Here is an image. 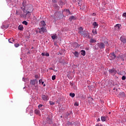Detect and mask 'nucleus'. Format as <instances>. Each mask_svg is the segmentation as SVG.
I'll return each mask as SVG.
<instances>
[{
    "label": "nucleus",
    "instance_id": "f257e3e1",
    "mask_svg": "<svg viewBox=\"0 0 126 126\" xmlns=\"http://www.w3.org/2000/svg\"><path fill=\"white\" fill-rule=\"evenodd\" d=\"M27 10L29 11H26V17H27V18H30V16H31V12L33 11V7L31 6L30 8L28 9Z\"/></svg>",
    "mask_w": 126,
    "mask_h": 126
},
{
    "label": "nucleus",
    "instance_id": "f03ea898",
    "mask_svg": "<svg viewBox=\"0 0 126 126\" xmlns=\"http://www.w3.org/2000/svg\"><path fill=\"white\" fill-rule=\"evenodd\" d=\"M30 84L31 85H32L36 87V84H38V80L37 79L31 80Z\"/></svg>",
    "mask_w": 126,
    "mask_h": 126
},
{
    "label": "nucleus",
    "instance_id": "7ed1b4c3",
    "mask_svg": "<svg viewBox=\"0 0 126 126\" xmlns=\"http://www.w3.org/2000/svg\"><path fill=\"white\" fill-rule=\"evenodd\" d=\"M116 58H117V56L115 55V53H112L109 54V59L110 61H113V60H115Z\"/></svg>",
    "mask_w": 126,
    "mask_h": 126
},
{
    "label": "nucleus",
    "instance_id": "20e7f679",
    "mask_svg": "<svg viewBox=\"0 0 126 126\" xmlns=\"http://www.w3.org/2000/svg\"><path fill=\"white\" fill-rule=\"evenodd\" d=\"M109 72L110 74H112V75H115L116 73H117V70L115 68L110 69L109 70Z\"/></svg>",
    "mask_w": 126,
    "mask_h": 126
},
{
    "label": "nucleus",
    "instance_id": "39448f33",
    "mask_svg": "<svg viewBox=\"0 0 126 126\" xmlns=\"http://www.w3.org/2000/svg\"><path fill=\"white\" fill-rule=\"evenodd\" d=\"M41 98L43 101H48L49 100V96H48L47 94H42L41 95Z\"/></svg>",
    "mask_w": 126,
    "mask_h": 126
},
{
    "label": "nucleus",
    "instance_id": "423d86ee",
    "mask_svg": "<svg viewBox=\"0 0 126 126\" xmlns=\"http://www.w3.org/2000/svg\"><path fill=\"white\" fill-rule=\"evenodd\" d=\"M97 45L98 46V47L101 49L103 50L105 49V44L103 42H100V43H97Z\"/></svg>",
    "mask_w": 126,
    "mask_h": 126
},
{
    "label": "nucleus",
    "instance_id": "0eeeda50",
    "mask_svg": "<svg viewBox=\"0 0 126 126\" xmlns=\"http://www.w3.org/2000/svg\"><path fill=\"white\" fill-rule=\"evenodd\" d=\"M39 29V33H40V34H43V33H45V32H47V30L46 29V28H44V27H42L40 29Z\"/></svg>",
    "mask_w": 126,
    "mask_h": 126
},
{
    "label": "nucleus",
    "instance_id": "6e6552de",
    "mask_svg": "<svg viewBox=\"0 0 126 126\" xmlns=\"http://www.w3.org/2000/svg\"><path fill=\"white\" fill-rule=\"evenodd\" d=\"M114 29H115V30H116L117 31H120V30H121V25L117 24L114 27Z\"/></svg>",
    "mask_w": 126,
    "mask_h": 126
},
{
    "label": "nucleus",
    "instance_id": "1a4fd4ad",
    "mask_svg": "<svg viewBox=\"0 0 126 126\" xmlns=\"http://www.w3.org/2000/svg\"><path fill=\"white\" fill-rule=\"evenodd\" d=\"M46 121H47V123L49 125H52V124H53V119H52V118L47 117L46 119Z\"/></svg>",
    "mask_w": 126,
    "mask_h": 126
},
{
    "label": "nucleus",
    "instance_id": "9d476101",
    "mask_svg": "<svg viewBox=\"0 0 126 126\" xmlns=\"http://www.w3.org/2000/svg\"><path fill=\"white\" fill-rule=\"evenodd\" d=\"M120 40L123 43H126V38L125 37V36H122L120 37Z\"/></svg>",
    "mask_w": 126,
    "mask_h": 126
},
{
    "label": "nucleus",
    "instance_id": "9b49d317",
    "mask_svg": "<svg viewBox=\"0 0 126 126\" xmlns=\"http://www.w3.org/2000/svg\"><path fill=\"white\" fill-rule=\"evenodd\" d=\"M125 57H126V56L121 55V56H120L119 57H117V58H118V59H120V60H121V61L124 62V61H125V59H124Z\"/></svg>",
    "mask_w": 126,
    "mask_h": 126
},
{
    "label": "nucleus",
    "instance_id": "f8f14e48",
    "mask_svg": "<svg viewBox=\"0 0 126 126\" xmlns=\"http://www.w3.org/2000/svg\"><path fill=\"white\" fill-rule=\"evenodd\" d=\"M34 113L36 115H38V116H41V113H40V110H39L38 109H35L34 110Z\"/></svg>",
    "mask_w": 126,
    "mask_h": 126
},
{
    "label": "nucleus",
    "instance_id": "ddd939ff",
    "mask_svg": "<svg viewBox=\"0 0 126 126\" xmlns=\"http://www.w3.org/2000/svg\"><path fill=\"white\" fill-rule=\"evenodd\" d=\"M75 19H76V17L74 16H72L69 18V21H72V20H75Z\"/></svg>",
    "mask_w": 126,
    "mask_h": 126
},
{
    "label": "nucleus",
    "instance_id": "4468645a",
    "mask_svg": "<svg viewBox=\"0 0 126 126\" xmlns=\"http://www.w3.org/2000/svg\"><path fill=\"white\" fill-rule=\"evenodd\" d=\"M73 55H74L76 58H78L79 57V53L77 51H75V52H73Z\"/></svg>",
    "mask_w": 126,
    "mask_h": 126
},
{
    "label": "nucleus",
    "instance_id": "2eb2a0df",
    "mask_svg": "<svg viewBox=\"0 0 126 126\" xmlns=\"http://www.w3.org/2000/svg\"><path fill=\"white\" fill-rule=\"evenodd\" d=\"M39 110H41V111H43L44 110V105L42 104H39L38 106Z\"/></svg>",
    "mask_w": 126,
    "mask_h": 126
},
{
    "label": "nucleus",
    "instance_id": "dca6fc26",
    "mask_svg": "<svg viewBox=\"0 0 126 126\" xmlns=\"http://www.w3.org/2000/svg\"><path fill=\"white\" fill-rule=\"evenodd\" d=\"M51 37L53 40H56V39H58V36H57V34H56L52 35Z\"/></svg>",
    "mask_w": 126,
    "mask_h": 126
},
{
    "label": "nucleus",
    "instance_id": "f3484780",
    "mask_svg": "<svg viewBox=\"0 0 126 126\" xmlns=\"http://www.w3.org/2000/svg\"><path fill=\"white\" fill-rule=\"evenodd\" d=\"M14 41H15V40H14V39H13V38H9L8 39L9 43H10L11 44H13V42H14Z\"/></svg>",
    "mask_w": 126,
    "mask_h": 126
},
{
    "label": "nucleus",
    "instance_id": "a211bd4d",
    "mask_svg": "<svg viewBox=\"0 0 126 126\" xmlns=\"http://www.w3.org/2000/svg\"><path fill=\"white\" fill-rule=\"evenodd\" d=\"M53 6H54V7H55L56 8H57V9L58 10H59V9H60V7L58 5V4H57V3H54L53 4Z\"/></svg>",
    "mask_w": 126,
    "mask_h": 126
},
{
    "label": "nucleus",
    "instance_id": "6ab92c4d",
    "mask_svg": "<svg viewBox=\"0 0 126 126\" xmlns=\"http://www.w3.org/2000/svg\"><path fill=\"white\" fill-rule=\"evenodd\" d=\"M81 55H82V56H83V57H84V56L86 55V52L85 51V50H82L81 51Z\"/></svg>",
    "mask_w": 126,
    "mask_h": 126
},
{
    "label": "nucleus",
    "instance_id": "aec40b11",
    "mask_svg": "<svg viewBox=\"0 0 126 126\" xmlns=\"http://www.w3.org/2000/svg\"><path fill=\"white\" fill-rule=\"evenodd\" d=\"M84 35L86 38H89V39H90V35H89V33L87 32L86 33H84Z\"/></svg>",
    "mask_w": 126,
    "mask_h": 126
},
{
    "label": "nucleus",
    "instance_id": "412c9836",
    "mask_svg": "<svg viewBox=\"0 0 126 126\" xmlns=\"http://www.w3.org/2000/svg\"><path fill=\"white\" fill-rule=\"evenodd\" d=\"M1 29H7L8 28V26H5V25H2L1 26Z\"/></svg>",
    "mask_w": 126,
    "mask_h": 126
},
{
    "label": "nucleus",
    "instance_id": "4be33fe9",
    "mask_svg": "<svg viewBox=\"0 0 126 126\" xmlns=\"http://www.w3.org/2000/svg\"><path fill=\"white\" fill-rule=\"evenodd\" d=\"M24 29V28L23 27V26L22 25H20L18 27V30L22 31Z\"/></svg>",
    "mask_w": 126,
    "mask_h": 126
},
{
    "label": "nucleus",
    "instance_id": "5701e85b",
    "mask_svg": "<svg viewBox=\"0 0 126 126\" xmlns=\"http://www.w3.org/2000/svg\"><path fill=\"white\" fill-rule=\"evenodd\" d=\"M40 25L41 26H45L46 25V23H45V21H42L40 23Z\"/></svg>",
    "mask_w": 126,
    "mask_h": 126
},
{
    "label": "nucleus",
    "instance_id": "b1692460",
    "mask_svg": "<svg viewBox=\"0 0 126 126\" xmlns=\"http://www.w3.org/2000/svg\"><path fill=\"white\" fill-rule=\"evenodd\" d=\"M58 4L59 5H60V6H63V1L60 0L58 2Z\"/></svg>",
    "mask_w": 126,
    "mask_h": 126
},
{
    "label": "nucleus",
    "instance_id": "393cba45",
    "mask_svg": "<svg viewBox=\"0 0 126 126\" xmlns=\"http://www.w3.org/2000/svg\"><path fill=\"white\" fill-rule=\"evenodd\" d=\"M101 120L102 122H106V116L101 117Z\"/></svg>",
    "mask_w": 126,
    "mask_h": 126
},
{
    "label": "nucleus",
    "instance_id": "a878e982",
    "mask_svg": "<svg viewBox=\"0 0 126 126\" xmlns=\"http://www.w3.org/2000/svg\"><path fill=\"white\" fill-rule=\"evenodd\" d=\"M120 97H125V93L121 92L119 94Z\"/></svg>",
    "mask_w": 126,
    "mask_h": 126
},
{
    "label": "nucleus",
    "instance_id": "bb28decb",
    "mask_svg": "<svg viewBox=\"0 0 126 126\" xmlns=\"http://www.w3.org/2000/svg\"><path fill=\"white\" fill-rule=\"evenodd\" d=\"M93 26H94V27H98V26H99V25L98 24H97V22H94L93 24Z\"/></svg>",
    "mask_w": 126,
    "mask_h": 126
},
{
    "label": "nucleus",
    "instance_id": "cd10ccee",
    "mask_svg": "<svg viewBox=\"0 0 126 126\" xmlns=\"http://www.w3.org/2000/svg\"><path fill=\"white\" fill-rule=\"evenodd\" d=\"M69 96H70V97H72V98H73V97H74L75 96V94L72 93H70L69 94Z\"/></svg>",
    "mask_w": 126,
    "mask_h": 126
},
{
    "label": "nucleus",
    "instance_id": "c85d7f7f",
    "mask_svg": "<svg viewBox=\"0 0 126 126\" xmlns=\"http://www.w3.org/2000/svg\"><path fill=\"white\" fill-rule=\"evenodd\" d=\"M21 17H22V18H26V14L23 13L21 14Z\"/></svg>",
    "mask_w": 126,
    "mask_h": 126
},
{
    "label": "nucleus",
    "instance_id": "c756f323",
    "mask_svg": "<svg viewBox=\"0 0 126 126\" xmlns=\"http://www.w3.org/2000/svg\"><path fill=\"white\" fill-rule=\"evenodd\" d=\"M90 42L91 43H96V40L95 39H91L90 41Z\"/></svg>",
    "mask_w": 126,
    "mask_h": 126
},
{
    "label": "nucleus",
    "instance_id": "7c9ffc66",
    "mask_svg": "<svg viewBox=\"0 0 126 126\" xmlns=\"http://www.w3.org/2000/svg\"><path fill=\"white\" fill-rule=\"evenodd\" d=\"M104 46H106V47L109 46V43L108 42V41H104Z\"/></svg>",
    "mask_w": 126,
    "mask_h": 126
},
{
    "label": "nucleus",
    "instance_id": "2f4dec72",
    "mask_svg": "<svg viewBox=\"0 0 126 126\" xmlns=\"http://www.w3.org/2000/svg\"><path fill=\"white\" fill-rule=\"evenodd\" d=\"M22 24H24V25H28V22H27V21H24L23 22H22Z\"/></svg>",
    "mask_w": 126,
    "mask_h": 126
},
{
    "label": "nucleus",
    "instance_id": "473e14b6",
    "mask_svg": "<svg viewBox=\"0 0 126 126\" xmlns=\"http://www.w3.org/2000/svg\"><path fill=\"white\" fill-rule=\"evenodd\" d=\"M19 46H20V44H19V43H15L14 44V46L15 47V48H18V47H19Z\"/></svg>",
    "mask_w": 126,
    "mask_h": 126
},
{
    "label": "nucleus",
    "instance_id": "72a5a7b5",
    "mask_svg": "<svg viewBox=\"0 0 126 126\" xmlns=\"http://www.w3.org/2000/svg\"><path fill=\"white\" fill-rule=\"evenodd\" d=\"M50 105H55V102L50 101H49Z\"/></svg>",
    "mask_w": 126,
    "mask_h": 126
},
{
    "label": "nucleus",
    "instance_id": "f704fd0d",
    "mask_svg": "<svg viewBox=\"0 0 126 126\" xmlns=\"http://www.w3.org/2000/svg\"><path fill=\"white\" fill-rule=\"evenodd\" d=\"M65 11H66V12H67V13H70V12L69 11V9H66L64 10Z\"/></svg>",
    "mask_w": 126,
    "mask_h": 126
},
{
    "label": "nucleus",
    "instance_id": "c9c22d12",
    "mask_svg": "<svg viewBox=\"0 0 126 126\" xmlns=\"http://www.w3.org/2000/svg\"><path fill=\"white\" fill-rule=\"evenodd\" d=\"M74 106H76L77 107H78V106H79V104L78 103V102H76L74 103Z\"/></svg>",
    "mask_w": 126,
    "mask_h": 126
},
{
    "label": "nucleus",
    "instance_id": "e433bc0d",
    "mask_svg": "<svg viewBox=\"0 0 126 126\" xmlns=\"http://www.w3.org/2000/svg\"><path fill=\"white\" fill-rule=\"evenodd\" d=\"M52 80H55V79H56V75L52 76Z\"/></svg>",
    "mask_w": 126,
    "mask_h": 126
},
{
    "label": "nucleus",
    "instance_id": "4c0bfd02",
    "mask_svg": "<svg viewBox=\"0 0 126 126\" xmlns=\"http://www.w3.org/2000/svg\"><path fill=\"white\" fill-rule=\"evenodd\" d=\"M21 8H22V10H23L24 13H25V7H24V8L22 7Z\"/></svg>",
    "mask_w": 126,
    "mask_h": 126
},
{
    "label": "nucleus",
    "instance_id": "58836bf2",
    "mask_svg": "<svg viewBox=\"0 0 126 126\" xmlns=\"http://www.w3.org/2000/svg\"><path fill=\"white\" fill-rule=\"evenodd\" d=\"M93 33L94 34V35H97V32L95 31H93Z\"/></svg>",
    "mask_w": 126,
    "mask_h": 126
},
{
    "label": "nucleus",
    "instance_id": "ea45409f",
    "mask_svg": "<svg viewBox=\"0 0 126 126\" xmlns=\"http://www.w3.org/2000/svg\"><path fill=\"white\" fill-rule=\"evenodd\" d=\"M83 31V28L82 27H80L79 28V31Z\"/></svg>",
    "mask_w": 126,
    "mask_h": 126
},
{
    "label": "nucleus",
    "instance_id": "a19ab883",
    "mask_svg": "<svg viewBox=\"0 0 126 126\" xmlns=\"http://www.w3.org/2000/svg\"><path fill=\"white\" fill-rule=\"evenodd\" d=\"M122 80H126V77L125 76H123L122 77Z\"/></svg>",
    "mask_w": 126,
    "mask_h": 126
},
{
    "label": "nucleus",
    "instance_id": "79ce46f5",
    "mask_svg": "<svg viewBox=\"0 0 126 126\" xmlns=\"http://www.w3.org/2000/svg\"><path fill=\"white\" fill-rule=\"evenodd\" d=\"M52 1L54 3H56V2H58V0H52Z\"/></svg>",
    "mask_w": 126,
    "mask_h": 126
},
{
    "label": "nucleus",
    "instance_id": "37998d69",
    "mask_svg": "<svg viewBox=\"0 0 126 126\" xmlns=\"http://www.w3.org/2000/svg\"><path fill=\"white\" fill-rule=\"evenodd\" d=\"M70 85L71 86H73V85H74V83L71 82H70Z\"/></svg>",
    "mask_w": 126,
    "mask_h": 126
},
{
    "label": "nucleus",
    "instance_id": "c03bdc74",
    "mask_svg": "<svg viewBox=\"0 0 126 126\" xmlns=\"http://www.w3.org/2000/svg\"><path fill=\"white\" fill-rule=\"evenodd\" d=\"M79 33L80 34H83V31H79Z\"/></svg>",
    "mask_w": 126,
    "mask_h": 126
},
{
    "label": "nucleus",
    "instance_id": "a18cd8bd",
    "mask_svg": "<svg viewBox=\"0 0 126 126\" xmlns=\"http://www.w3.org/2000/svg\"><path fill=\"white\" fill-rule=\"evenodd\" d=\"M33 20H34V22H37V18L36 17H34L33 18Z\"/></svg>",
    "mask_w": 126,
    "mask_h": 126
},
{
    "label": "nucleus",
    "instance_id": "49530a36",
    "mask_svg": "<svg viewBox=\"0 0 126 126\" xmlns=\"http://www.w3.org/2000/svg\"><path fill=\"white\" fill-rule=\"evenodd\" d=\"M95 126H102V124H96Z\"/></svg>",
    "mask_w": 126,
    "mask_h": 126
},
{
    "label": "nucleus",
    "instance_id": "de8ad7c7",
    "mask_svg": "<svg viewBox=\"0 0 126 126\" xmlns=\"http://www.w3.org/2000/svg\"><path fill=\"white\" fill-rule=\"evenodd\" d=\"M45 56H46V57H49L50 56V54H49V53H47L45 54Z\"/></svg>",
    "mask_w": 126,
    "mask_h": 126
},
{
    "label": "nucleus",
    "instance_id": "09e8293b",
    "mask_svg": "<svg viewBox=\"0 0 126 126\" xmlns=\"http://www.w3.org/2000/svg\"><path fill=\"white\" fill-rule=\"evenodd\" d=\"M34 77L35 78H39V76L38 75H35Z\"/></svg>",
    "mask_w": 126,
    "mask_h": 126
},
{
    "label": "nucleus",
    "instance_id": "8fccbe9b",
    "mask_svg": "<svg viewBox=\"0 0 126 126\" xmlns=\"http://www.w3.org/2000/svg\"><path fill=\"white\" fill-rule=\"evenodd\" d=\"M67 124H68V125H70V126H71V125H72V123L71 122H68L67 123Z\"/></svg>",
    "mask_w": 126,
    "mask_h": 126
},
{
    "label": "nucleus",
    "instance_id": "3c124183",
    "mask_svg": "<svg viewBox=\"0 0 126 126\" xmlns=\"http://www.w3.org/2000/svg\"><path fill=\"white\" fill-rule=\"evenodd\" d=\"M123 16H124V17H126V13H123Z\"/></svg>",
    "mask_w": 126,
    "mask_h": 126
},
{
    "label": "nucleus",
    "instance_id": "603ef678",
    "mask_svg": "<svg viewBox=\"0 0 126 126\" xmlns=\"http://www.w3.org/2000/svg\"><path fill=\"white\" fill-rule=\"evenodd\" d=\"M41 56H42L43 57H44V56H45V53H41Z\"/></svg>",
    "mask_w": 126,
    "mask_h": 126
},
{
    "label": "nucleus",
    "instance_id": "864d4df0",
    "mask_svg": "<svg viewBox=\"0 0 126 126\" xmlns=\"http://www.w3.org/2000/svg\"><path fill=\"white\" fill-rule=\"evenodd\" d=\"M7 2H11V0H6Z\"/></svg>",
    "mask_w": 126,
    "mask_h": 126
},
{
    "label": "nucleus",
    "instance_id": "5fc2aeb1",
    "mask_svg": "<svg viewBox=\"0 0 126 126\" xmlns=\"http://www.w3.org/2000/svg\"><path fill=\"white\" fill-rule=\"evenodd\" d=\"M39 83H41V82H42V79H40L38 81Z\"/></svg>",
    "mask_w": 126,
    "mask_h": 126
},
{
    "label": "nucleus",
    "instance_id": "6e6d98bb",
    "mask_svg": "<svg viewBox=\"0 0 126 126\" xmlns=\"http://www.w3.org/2000/svg\"><path fill=\"white\" fill-rule=\"evenodd\" d=\"M93 16H95V15H96V14H95V13H94L92 14V15Z\"/></svg>",
    "mask_w": 126,
    "mask_h": 126
},
{
    "label": "nucleus",
    "instance_id": "4d7b16f0",
    "mask_svg": "<svg viewBox=\"0 0 126 126\" xmlns=\"http://www.w3.org/2000/svg\"><path fill=\"white\" fill-rule=\"evenodd\" d=\"M97 122H100V118H98V119H97Z\"/></svg>",
    "mask_w": 126,
    "mask_h": 126
},
{
    "label": "nucleus",
    "instance_id": "13d9d810",
    "mask_svg": "<svg viewBox=\"0 0 126 126\" xmlns=\"http://www.w3.org/2000/svg\"><path fill=\"white\" fill-rule=\"evenodd\" d=\"M41 83H42V85H43V84H44V82H41Z\"/></svg>",
    "mask_w": 126,
    "mask_h": 126
},
{
    "label": "nucleus",
    "instance_id": "bf43d9fd",
    "mask_svg": "<svg viewBox=\"0 0 126 126\" xmlns=\"http://www.w3.org/2000/svg\"><path fill=\"white\" fill-rule=\"evenodd\" d=\"M43 86H44V87L46 86V84H44V85H43Z\"/></svg>",
    "mask_w": 126,
    "mask_h": 126
},
{
    "label": "nucleus",
    "instance_id": "052dcab7",
    "mask_svg": "<svg viewBox=\"0 0 126 126\" xmlns=\"http://www.w3.org/2000/svg\"><path fill=\"white\" fill-rule=\"evenodd\" d=\"M79 6H80V3H78Z\"/></svg>",
    "mask_w": 126,
    "mask_h": 126
},
{
    "label": "nucleus",
    "instance_id": "680f3d73",
    "mask_svg": "<svg viewBox=\"0 0 126 126\" xmlns=\"http://www.w3.org/2000/svg\"><path fill=\"white\" fill-rule=\"evenodd\" d=\"M23 6H24V3H23Z\"/></svg>",
    "mask_w": 126,
    "mask_h": 126
},
{
    "label": "nucleus",
    "instance_id": "e2e57ef3",
    "mask_svg": "<svg viewBox=\"0 0 126 126\" xmlns=\"http://www.w3.org/2000/svg\"><path fill=\"white\" fill-rule=\"evenodd\" d=\"M24 80V78H23V80Z\"/></svg>",
    "mask_w": 126,
    "mask_h": 126
},
{
    "label": "nucleus",
    "instance_id": "0e129e2a",
    "mask_svg": "<svg viewBox=\"0 0 126 126\" xmlns=\"http://www.w3.org/2000/svg\"><path fill=\"white\" fill-rule=\"evenodd\" d=\"M25 88V87L23 88V89H24Z\"/></svg>",
    "mask_w": 126,
    "mask_h": 126
},
{
    "label": "nucleus",
    "instance_id": "69168bd1",
    "mask_svg": "<svg viewBox=\"0 0 126 126\" xmlns=\"http://www.w3.org/2000/svg\"><path fill=\"white\" fill-rule=\"evenodd\" d=\"M109 114H111V112H109Z\"/></svg>",
    "mask_w": 126,
    "mask_h": 126
}]
</instances>
